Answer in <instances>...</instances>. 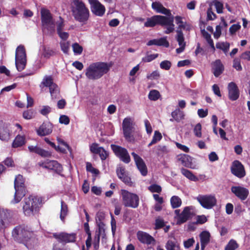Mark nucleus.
<instances>
[{"instance_id":"obj_27","label":"nucleus","mask_w":250,"mask_h":250,"mask_svg":"<svg viewBox=\"0 0 250 250\" xmlns=\"http://www.w3.org/2000/svg\"><path fill=\"white\" fill-rule=\"evenodd\" d=\"M116 173L118 178L125 184L131 186L132 182L130 177L125 173V168L123 167H120L116 169Z\"/></svg>"},{"instance_id":"obj_62","label":"nucleus","mask_w":250,"mask_h":250,"mask_svg":"<svg viewBox=\"0 0 250 250\" xmlns=\"http://www.w3.org/2000/svg\"><path fill=\"white\" fill-rule=\"evenodd\" d=\"M214 5L217 13L221 14L223 13V4L222 2L216 1L214 2Z\"/></svg>"},{"instance_id":"obj_3","label":"nucleus","mask_w":250,"mask_h":250,"mask_svg":"<svg viewBox=\"0 0 250 250\" xmlns=\"http://www.w3.org/2000/svg\"><path fill=\"white\" fill-rule=\"evenodd\" d=\"M110 67L111 65L107 62H93L86 68L85 75L88 80H98L109 71Z\"/></svg>"},{"instance_id":"obj_44","label":"nucleus","mask_w":250,"mask_h":250,"mask_svg":"<svg viewBox=\"0 0 250 250\" xmlns=\"http://www.w3.org/2000/svg\"><path fill=\"white\" fill-rule=\"evenodd\" d=\"M229 43L227 42H219L216 44V48L222 50L225 53L228 51L229 48Z\"/></svg>"},{"instance_id":"obj_52","label":"nucleus","mask_w":250,"mask_h":250,"mask_svg":"<svg viewBox=\"0 0 250 250\" xmlns=\"http://www.w3.org/2000/svg\"><path fill=\"white\" fill-rule=\"evenodd\" d=\"M148 190L151 192H157L160 193L162 191V188L157 184H152L148 188Z\"/></svg>"},{"instance_id":"obj_37","label":"nucleus","mask_w":250,"mask_h":250,"mask_svg":"<svg viewBox=\"0 0 250 250\" xmlns=\"http://www.w3.org/2000/svg\"><path fill=\"white\" fill-rule=\"evenodd\" d=\"M25 144V138L24 136L18 135L15 138L13 143L12 147L17 148L21 147Z\"/></svg>"},{"instance_id":"obj_13","label":"nucleus","mask_w":250,"mask_h":250,"mask_svg":"<svg viewBox=\"0 0 250 250\" xmlns=\"http://www.w3.org/2000/svg\"><path fill=\"white\" fill-rule=\"evenodd\" d=\"M41 21L43 25H52V30L54 31V21L50 11L45 8L41 9Z\"/></svg>"},{"instance_id":"obj_38","label":"nucleus","mask_w":250,"mask_h":250,"mask_svg":"<svg viewBox=\"0 0 250 250\" xmlns=\"http://www.w3.org/2000/svg\"><path fill=\"white\" fill-rule=\"evenodd\" d=\"M181 173L189 180L196 182L198 180V178L190 170L182 167L181 168Z\"/></svg>"},{"instance_id":"obj_51","label":"nucleus","mask_w":250,"mask_h":250,"mask_svg":"<svg viewBox=\"0 0 250 250\" xmlns=\"http://www.w3.org/2000/svg\"><path fill=\"white\" fill-rule=\"evenodd\" d=\"M158 54H146V55L142 58V61L145 62H150L151 61L155 60L158 57Z\"/></svg>"},{"instance_id":"obj_43","label":"nucleus","mask_w":250,"mask_h":250,"mask_svg":"<svg viewBox=\"0 0 250 250\" xmlns=\"http://www.w3.org/2000/svg\"><path fill=\"white\" fill-rule=\"evenodd\" d=\"M161 95L159 92L157 90H151L150 91L148 97L151 101H155L159 99Z\"/></svg>"},{"instance_id":"obj_18","label":"nucleus","mask_w":250,"mask_h":250,"mask_svg":"<svg viewBox=\"0 0 250 250\" xmlns=\"http://www.w3.org/2000/svg\"><path fill=\"white\" fill-rule=\"evenodd\" d=\"M90 151L94 154H99L102 160H105L109 156L108 152L105 150V149L102 147L99 146L97 143H93L90 146Z\"/></svg>"},{"instance_id":"obj_29","label":"nucleus","mask_w":250,"mask_h":250,"mask_svg":"<svg viewBox=\"0 0 250 250\" xmlns=\"http://www.w3.org/2000/svg\"><path fill=\"white\" fill-rule=\"evenodd\" d=\"M213 73L215 77H219L224 70V66L220 60H216L212 63Z\"/></svg>"},{"instance_id":"obj_50","label":"nucleus","mask_w":250,"mask_h":250,"mask_svg":"<svg viewBox=\"0 0 250 250\" xmlns=\"http://www.w3.org/2000/svg\"><path fill=\"white\" fill-rule=\"evenodd\" d=\"M54 166L51 170H54L56 173L62 175L61 173L62 172L63 168L62 166L59 164L57 161L55 163H54Z\"/></svg>"},{"instance_id":"obj_40","label":"nucleus","mask_w":250,"mask_h":250,"mask_svg":"<svg viewBox=\"0 0 250 250\" xmlns=\"http://www.w3.org/2000/svg\"><path fill=\"white\" fill-rule=\"evenodd\" d=\"M170 204L173 208H176L181 206L182 200L178 196H173L170 198Z\"/></svg>"},{"instance_id":"obj_9","label":"nucleus","mask_w":250,"mask_h":250,"mask_svg":"<svg viewBox=\"0 0 250 250\" xmlns=\"http://www.w3.org/2000/svg\"><path fill=\"white\" fill-rule=\"evenodd\" d=\"M12 221L11 212L7 209L0 208V232L4 233L5 229Z\"/></svg>"},{"instance_id":"obj_1","label":"nucleus","mask_w":250,"mask_h":250,"mask_svg":"<svg viewBox=\"0 0 250 250\" xmlns=\"http://www.w3.org/2000/svg\"><path fill=\"white\" fill-rule=\"evenodd\" d=\"M12 236L15 241L23 244L29 250L34 249L39 244L34 231L24 224L16 226L12 231Z\"/></svg>"},{"instance_id":"obj_8","label":"nucleus","mask_w":250,"mask_h":250,"mask_svg":"<svg viewBox=\"0 0 250 250\" xmlns=\"http://www.w3.org/2000/svg\"><path fill=\"white\" fill-rule=\"evenodd\" d=\"M111 148L115 155L125 164H128L131 161L130 155L127 150L121 146L111 144Z\"/></svg>"},{"instance_id":"obj_47","label":"nucleus","mask_w":250,"mask_h":250,"mask_svg":"<svg viewBox=\"0 0 250 250\" xmlns=\"http://www.w3.org/2000/svg\"><path fill=\"white\" fill-rule=\"evenodd\" d=\"M73 50L75 54L80 55L82 53L83 48L78 43L75 42L72 44Z\"/></svg>"},{"instance_id":"obj_61","label":"nucleus","mask_w":250,"mask_h":250,"mask_svg":"<svg viewBox=\"0 0 250 250\" xmlns=\"http://www.w3.org/2000/svg\"><path fill=\"white\" fill-rule=\"evenodd\" d=\"M59 122L62 124L68 125L70 122L69 118L65 115H61L59 118Z\"/></svg>"},{"instance_id":"obj_23","label":"nucleus","mask_w":250,"mask_h":250,"mask_svg":"<svg viewBox=\"0 0 250 250\" xmlns=\"http://www.w3.org/2000/svg\"><path fill=\"white\" fill-rule=\"evenodd\" d=\"M176 23L178 25L177 29L176 30L177 35H178V31H181L183 33L182 29L186 30V31H190L191 29V25L186 21H184V17L180 16H176L174 18Z\"/></svg>"},{"instance_id":"obj_58","label":"nucleus","mask_w":250,"mask_h":250,"mask_svg":"<svg viewBox=\"0 0 250 250\" xmlns=\"http://www.w3.org/2000/svg\"><path fill=\"white\" fill-rule=\"evenodd\" d=\"M160 77V75L157 71H154L151 73L146 76L147 79L151 80H158Z\"/></svg>"},{"instance_id":"obj_54","label":"nucleus","mask_w":250,"mask_h":250,"mask_svg":"<svg viewBox=\"0 0 250 250\" xmlns=\"http://www.w3.org/2000/svg\"><path fill=\"white\" fill-rule=\"evenodd\" d=\"M86 169L87 171L90 172L95 174H98L99 171L98 169L93 167L90 162H87L86 164Z\"/></svg>"},{"instance_id":"obj_16","label":"nucleus","mask_w":250,"mask_h":250,"mask_svg":"<svg viewBox=\"0 0 250 250\" xmlns=\"http://www.w3.org/2000/svg\"><path fill=\"white\" fill-rule=\"evenodd\" d=\"M122 126L124 137L127 141H130L133 129L131 119L129 118H125L123 121Z\"/></svg>"},{"instance_id":"obj_32","label":"nucleus","mask_w":250,"mask_h":250,"mask_svg":"<svg viewBox=\"0 0 250 250\" xmlns=\"http://www.w3.org/2000/svg\"><path fill=\"white\" fill-rule=\"evenodd\" d=\"M210 234L207 231H203L200 234L201 250H204L210 241Z\"/></svg>"},{"instance_id":"obj_17","label":"nucleus","mask_w":250,"mask_h":250,"mask_svg":"<svg viewBox=\"0 0 250 250\" xmlns=\"http://www.w3.org/2000/svg\"><path fill=\"white\" fill-rule=\"evenodd\" d=\"M53 236L60 242L65 243L74 242L77 237V235L75 233H67L62 232L59 234H54Z\"/></svg>"},{"instance_id":"obj_59","label":"nucleus","mask_w":250,"mask_h":250,"mask_svg":"<svg viewBox=\"0 0 250 250\" xmlns=\"http://www.w3.org/2000/svg\"><path fill=\"white\" fill-rule=\"evenodd\" d=\"M216 18V14L212 11V8L209 7L207 10V20H214Z\"/></svg>"},{"instance_id":"obj_5","label":"nucleus","mask_w":250,"mask_h":250,"mask_svg":"<svg viewBox=\"0 0 250 250\" xmlns=\"http://www.w3.org/2000/svg\"><path fill=\"white\" fill-rule=\"evenodd\" d=\"M25 180L22 175L19 174L15 177L14 180V188L15 192L14 203L20 202L25 195L27 190L24 184Z\"/></svg>"},{"instance_id":"obj_56","label":"nucleus","mask_w":250,"mask_h":250,"mask_svg":"<svg viewBox=\"0 0 250 250\" xmlns=\"http://www.w3.org/2000/svg\"><path fill=\"white\" fill-rule=\"evenodd\" d=\"M104 224L103 222H100L98 224V231H97V233H98L100 234H102V240L105 238V229H104Z\"/></svg>"},{"instance_id":"obj_49","label":"nucleus","mask_w":250,"mask_h":250,"mask_svg":"<svg viewBox=\"0 0 250 250\" xmlns=\"http://www.w3.org/2000/svg\"><path fill=\"white\" fill-rule=\"evenodd\" d=\"M168 150L167 146H165L158 145L156 147V153L158 155H160L164 153H167Z\"/></svg>"},{"instance_id":"obj_11","label":"nucleus","mask_w":250,"mask_h":250,"mask_svg":"<svg viewBox=\"0 0 250 250\" xmlns=\"http://www.w3.org/2000/svg\"><path fill=\"white\" fill-rule=\"evenodd\" d=\"M92 13L96 16L102 17L105 13V8L98 0H88Z\"/></svg>"},{"instance_id":"obj_25","label":"nucleus","mask_w":250,"mask_h":250,"mask_svg":"<svg viewBox=\"0 0 250 250\" xmlns=\"http://www.w3.org/2000/svg\"><path fill=\"white\" fill-rule=\"evenodd\" d=\"M10 133L8 125L0 122V140L7 141L10 139Z\"/></svg>"},{"instance_id":"obj_33","label":"nucleus","mask_w":250,"mask_h":250,"mask_svg":"<svg viewBox=\"0 0 250 250\" xmlns=\"http://www.w3.org/2000/svg\"><path fill=\"white\" fill-rule=\"evenodd\" d=\"M146 45L147 46L153 45L164 46L166 47H168L169 45L168 42L164 38H161L159 39L151 40L147 42Z\"/></svg>"},{"instance_id":"obj_15","label":"nucleus","mask_w":250,"mask_h":250,"mask_svg":"<svg viewBox=\"0 0 250 250\" xmlns=\"http://www.w3.org/2000/svg\"><path fill=\"white\" fill-rule=\"evenodd\" d=\"M131 155L133 157L135 165L142 176L147 174V168L143 159L138 154L133 152Z\"/></svg>"},{"instance_id":"obj_34","label":"nucleus","mask_w":250,"mask_h":250,"mask_svg":"<svg viewBox=\"0 0 250 250\" xmlns=\"http://www.w3.org/2000/svg\"><path fill=\"white\" fill-rule=\"evenodd\" d=\"M167 20L165 21V24H161L162 26H167V29L165 31V33L169 34L172 33L174 30V24H173V17H167Z\"/></svg>"},{"instance_id":"obj_30","label":"nucleus","mask_w":250,"mask_h":250,"mask_svg":"<svg viewBox=\"0 0 250 250\" xmlns=\"http://www.w3.org/2000/svg\"><path fill=\"white\" fill-rule=\"evenodd\" d=\"M152 8L158 13H161L165 14L167 16H170L171 15L170 11L169 9L165 8L159 2H153L151 5Z\"/></svg>"},{"instance_id":"obj_48","label":"nucleus","mask_w":250,"mask_h":250,"mask_svg":"<svg viewBox=\"0 0 250 250\" xmlns=\"http://www.w3.org/2000/svg\"><path fill=\"white\" fill-rule=\"evenodd\" d=\"M202 125L200 123H198L195 125L193 129V132L195 136L198 138L202 137Z\"/></svg>"},{"instance_id":"obj_22","label":"nucleus","mask_w":250,"mask_h":250,"mask_svg":"<svg viewBox=\"0 0 250 250\" xmlns=\"http://www.w3.org/2000/svg\"><path fill=\"white\" fill-rule=\"evenodd\" d=\"M191 207H185L180 215H179V216L177 217L176 224L180 225L189 220L192 215L191 212Z\"/></svg>"},{"instance_id":"obj_21","label":"nucleus","mask_w":250,"mask_h":250,"mask_svg":"<svg viewBox=\"0 0 250 250\" xmlns=\"http://www.w3.org/2000/svg\"><path fill=\"white\" fill-rule=\"evenodd\" d=\"M228 96L230 100L232 101L237 100L240 95L239 90L236 84L234 82H230L228 86Z\"/></svg>"},{"instance_id":"obj_31","label":"nucleus","mask_w":250,"mask_h":250,"mask_svg":"<svg viewBox=\"0 0 250 250\" xmlns=\"http://www.w3.org/2000/svg\"><path fill=\"white\" fill-rule=\"evenodd\" d=\"M176 39L178 42L180 47L176 49V52L177 54H180L184 51L186 47V42H185V38L183 33L181 31H178V35H176Z\"/></svg>"},{"instance_id":"obj_26","label":"nucleus","mask_w":250,"mask_h":250,"mask_svg":"<svg viewBox=\"0 0 250 250\" xmlns=\"http://www.w3.org/2000/svg\"><path fill=\"white\" fill-rule=\"evenodd\" d=\"M193 158L188 154H180L178 156V160L185 167L189 168H194V167L192 163Z\"/></svg>"},{"instance_id":"obj_28","label":"nucleus","mask_w":250,"mask_h":250,"mask_svg":"<svg viewBox=\"0 0 250 250\" xmlns=\"http://www.w3.org/2000/svg\"><path fill=\"white\" fill-rule=\"evenodd\" d=\"M28 148L30 152L37 154L42 157H49L51 156V153L50 152L45 150L37 146H29Z\"/></svg>"},{"instance_id":"obj_36","label":"nucleus","mask_w":250,"mask_h":250,"mask_svg":"<svg viewBox=\"0 0 250 250\" xmlns=\"http://www.w3.org/2000/svg\"><path fill=\"white\" fill-rule=\"evenodd\" d=\"M49 89L52 100H55L60 98V89L57 84H53V86L49 88Z\"/></svg>"},{"instance_id":"obj_41","label":"nucleus","mask_w":250,"mask_h":250,"mask_svg":"<svg viewBox=\"0 0 250 250\" xmlns=\"http://www.w3.org/2000/svg\"><path fill=\"white\" fill-rule=\"evenodd\" d=\"M68 213V207L67 205L65 202L62 200L61 201V209L60 213V218L62 221H64L65 216L67 215Z\"/></svg>"},{"instance_id":"obj_4","label":"nucleus","mask_w":250,"mask_h":250,"mask_svg":"<svg viewBox=\"0 0 250 250\" xmlns=\"http://www.w3.org/2000/svg\"><path fill=\"white\" fill-rule=\"evenodd\" d=\"M40 204V199L37 197L30 196L24 198L22 206L24 214L27 216L34 215L38 211Z\"/></svg>"},{"instance_id":"obj_10","label":"nucleus","mask_w":250,"mask_h":250,"mask_svg":"<svg viewBox=\"0 0 250 250\" xmlns=\"http://www.w3.org/2000/svg\"><path fill=\"white\" fill-rule=\"evenodd\" d=\"M196 199L203 208L208 209L212 208L217 203L215 196L211 194L199 195Z\"/></svg>"},{"instance_id":"obj_63","label":"nucleus","mask_w":250,"mask_h":250,"mask_svg":"<svg viewBox=\"0 0 250 250\" xmlns=\"http://www.w3.org/2000/svg\"><path fill=\"white\" fill-rule=\"evenodd\" d=\"M60 46H61V50L62 51V52L64 53H65V54L68 53V51H69V48L68 42H61Z\"/></svg>"},{"instance_id":"obj_64","label":"nucleus","mask_w":250,"mask_h":250,"mask_svg":"<svg viewBox=\"0 0 250 250\" xmlns=\"http://www.w3.org/2000/svg\"><path fill=\"white\" fill-rule=\"evenodd\" d=\"M233 67L238 71H240L242 69L239 59L235 58L233 60Z\"/></svg>"},{"instance_id":"obj_39","label":"nucleus","mask_w":250,"mask_h":250,"mask_svg":"<svg viewBox=\"0 0 250 250\" xmlns=\"http://www.w3.org/2000/svg\"><path fill=\"white\" fill-rule=\"evenodd\" d=\"M171 116L174 120L179 122L180 120L184 119V114L183 111L179 109H176L171 113Z\"/></svg>"},{"instance_id":"obj_46","label":"nucleus","mask_w":250,"mask_h":250,"mask_svg":"<svg viewBox=\"0 0 250 250\" xmlns=\"http://www.w3.org/2000/svg\"><path fill=\"white\" fill-rule=\"evenodd\" d=\"M238 248V244L233 239H231L225 248V250H235Z\"/></svg>"},{"instance_id":"obj_53","label":"nucleus","mask_w":250,"mask_h":250,"mask_svg":"<svg viewBox=\"0 0 250 250\" xmlns=\"http://www.w3.org/2000/svg\"><path fill=\"white\" fill-rule=\"evenodd\" d=\"M34 117V113L32 109H28L24 111L23 113V117L25 119L29 120Z\"/></svg>"},{"instance_id":"obj_2","label":"nucleus","mask_w":250,"mask_h":250,"mask_svg":"<svg viewBox=\"0 0 250 250\" xmlns=\"http://www.w3.org/2000/svg\"><path fill=\"white\" fill-rule=\"evenodd\" d=\"M70 9L74 19L83 24L89 20L90 12L88 8L82 0H72Z\"/></svg>"},{"instance_id":"obj_57","label":"nucleus","mask_w":250,"mask_h":250,"mask_svg":"<svg viewBox=\"0 0 250 250\" xmlns=\"http://www.w3.org/2000/svg\"><path fill=\"white\" fill-rule=\"evenodd\" d=\"M56 54L55 52L49 48H45L43 51V56L46 58H49L51 56L55 55Z\"/></svg>"},{"instance_id":"obj_55","label":"nucleus","mask_w":250,"mask_h":250,"mask_svg":"<svg viewBox=\"0 0 250 250\" xmlns=\"http://www.w3.org/2000/svg\"><path fill=\"white\" fill-rule=\"evenodd\" d=\"M160 66L163 69L168 70L171 66V63L169 61H163L160 63Z\"/></svg>"},{"instance_id":"obj_19","label":"nucleus","mask_w":250,"mask_h":250,"mask_svg":"<svg viewBox=\"0 0 250 250\" xmlns=\"http://www.w3.org/2000/svg\"><path fill=\"white\" fill-rule=\"evenodd\" d=\"M136 235L138 240L142 244L149 245L155 243V239L146 232L139 230L137 232Z\"/></svg>"},{"instance_id":"obj_20","label":"nucleus","mask_w":250,"mask_h":250,"mask_svg":"<svg viewBox=\"0 0 250 250\" xmlns=\"http://www.w3.org/2000/svg\"><path fill=\"white\" fill-rule=\"evenodd\" d=\"M231 191L242 201L246 200L249 194L247 188L241 186H233L231 188Z\"/></svg>"},{"instance_id":"obj_60","label":"nucleus","mask_w":250,"mask_h":250,"mask_svg":"<svg viewBox=\"0 0 250 250\" xmlns=\"http://www.w3.org/2000/svg\"><path fill=\"white\" fill-rule=\"evenodd\" d=\"M241 28V25L237 24H232L229 29V33L231 35H233Z\"/></svg>"},{"instance_id":"obj_45","label":"nucleus","mask_w":250,"mask_h":250,"mask_svg":"<svg viewBox=\"0 0 250 250\" xmlns=\"http://www.w3.org/2000/svg\"><path fill=\"white\" fill-rule=\"evenodd\" d=\"M166 248L167 250H174L175 249H179V245H177L175 241L169 240L166 243Z\"/></svg>"},{"instance_id":"obj_24","label":"nucleus","mask_w":250,"mask_h":250,"mask_svg":"<svg viewBox=\"0 0 250 250\" xmlns=\"http://www.w3.org/2000/svg\"><path fill=\"white\" fill-rule=\"evenodd\" d=\"M53 125L50 123H43L37 130L38 135L44 136L51 134L52 132Z\"/></svg>"},{"instance_id":"obj_42","label":"nucleus","mask_w":250,"mask_h":250,"mask_svg":"<svg viewBox=\"0 0 250 250\" xmlns=\"http://www.w3.org/2000/svg\"><path fill=\"white\" fill-rule=\"evenodd\" d=\"M162 138L161 133L158 131H155L154 132V135L150 143L148 145V146L149 147L152 145L156 144L158 141H160Z\"/></svg>"},{"instance_id":"obj_12","label":"nucleus","mask_w":250,"mask_h":250,"mask_svg":"<svg viewBox=\"0 0 250 250\" xmlns=\"http://www.w3.org/2000/svg\"><path fill=\"white\" fill-rule=\"evenodd\" d=\"M231 173L239 178H242L246 175L245 167L238 160H234L230 167Z\"/></svg>"},{"instance_id":"obj_6","label":"nucleus","mask_w":250,"mask_h":250,"mask_svg":"<svg viewBox=\"0 0 250 250\" xmlns=\"http://www.w3.org/2000/svg\"><path fill=\"white\" fill-rule=\"evenodd\" d=\"M123 204L125 207L137 208L139 205V197L135 193L129 192L125 189H121Z\"/></svg>"},{"instance_id":"obj_7","label":"nucleus","mask_w":250,"mask_h":250,"mask_svg":"<svg viewBox=\"0 0 250 250\" xmlns=\"http://www.w3.org/2000/svg\"><path fill=\"white\" fill-rule=\"evenodd\" d=\"M26 54L23 45H19L16 50L15 64L18 71H22L26 65Z\"/></svg>"},{"instance_id":"obj_14","label":"nucleus","mask_w":250,"mask_h":250,"mask_svg":"<svg viewBox=\"0 0 250 250\" xmlns=\"http://www.w3.org/2000/svg\"><path fill=\"white\" fill-rule=\"evenodd\" d=\"M167 20V17L161 15H155L151 18H147L144 25L146 27H153L156 25L165 24V21Z\"/></svg>"},{"instance_id":"obj_35","label":"nucleus","mask_w":250,"mask_h":250,"mask_svg":"<svg viewBox=\"0 0 250 250\" xmlns=\"http://www.w3.org/2000/svg\"><path fill=\"white\" fill-rule=\"evenodd\" d=\"M56 83H54L53 79L51 76H45L43 79H42V82H41L40 87L42 89L44 87L50 88L53 86V84H55Z\"/></svg>"}]
</instances>
